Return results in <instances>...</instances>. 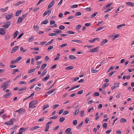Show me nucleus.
Instances as JSON below:
<instances>
[{"mask_svg": "<svg viewBox=\"0 0 134 134\" xmlns=\"http://www.w3.org/2000/svg\"><path fill=\"white\" fill-rule=\"evenodd\" d=\"M37 101L36 100H34L30 102L29 104V108H32V105H35L37 103Z\"/></svg>", "mask_w": 134, "mask_h": 134, "instance_id": "f257e3e1", "label": "nucleus"}, {"mask_svg": "<svg viewBox=\"0 0 134 134\" xmlns=\"http://www.w3.org/2000/svg\"><path fill=\"white\" fill-rule=\"evenodd\" d=\"M25 110L24 109L21 108L15 111V112H18L20 114H23L25 113Z\"/></svg>", "mask_w": 134, "mask_h": 134, "instance_id": "f03ea898", "label": "nucleus"}, {"mask_svg": "<svg viewBox=\"0 0 134 134\" xmlns=\"http://www.w3.org/2000/svg\"><path fill=\"white\" fill-rule=\"evenodd\" d=\"M13 16V13H11L9 14H7L5 15V18L7 20H8L11 19Z\"/></svg>", "mask_w": 134, "mask_h": 134, "instance_id": "7ed1b4c3", "label": "nucleus"}, {"mask_svg": "<svg viewBox=\"0 0 134 134\" xmlns=\"http://www.w3.org/2000/svg\"><path fill=\"white\" fill-rule=\"evenodd\" d=\"M11 24V22L9 21H8L5 23V25H4L2 27L6 29H7L9 27Z\"/></svg>", "mask_w": 134, "mask_h": 134, "instance_id": "20e7f679", "label": "nucleus"}, {"mask_svg": "<svg viewBox=\"0 0 134 134\" xmlns=\"http://www.w3.org/2000/svg\"><path fill=\"white\" fill-rule=\"evenodd\" d=\"M55 90V88L49 91L46 92L45 94L46 96L47 97L48 94H49L53 92Z\"/></svg>", "mask_w": 134, "mask_h": 134, "instance_id": "39448f33", "label": "nucleus"}, {"mask_svg": "<svg viewBox=\"0 0 134 134\" xmlns=\"http://www.w3.org/2000/svg\"><path fill=\"white\" fill-rule=\"evenodd\" d=\"M8 85L6 83H5L4 82L1 85V88H3V90H5V89L7 88V87H8Z\"/></svg>", "mask_w": 134, "mask_h": 134, "instance_id": "423d86ee", "label": "nucleus"}, {"mask_svg": "<svg viewBox=\"0 0 134 134\" xmlns=\"http://www.w3.org/2000/svg\"><path fill=\"white\" fill-rule=\"evenodd\" d=\"M4 124L8 125L13 124H14L13 120L12 119H10V121L5 122Z\"/></svg>", "mask_w": 134, "mask_h": 134, "instance_id": "0eeeda50", "label": "nucleus"}, {"mask_svg": "<svg viewBox=\"0 0 134 134\" xmlns=\"http://www.w3.org/2000/svg\"><path fill=\"white\" fill-rule=\"evenodd\" d=\"M55 3L54 0H53L52 2L49 4L47 9H49L52 7Z\"/></svg>", "mask_w": 134, "mask_h": 134, "instance_id": "6e6552de", "label": "nucleus"}, {"mask_svg": "<svg viewBox=\"0 0 134 134\" xmlns=\"http://www.w3.org/2000/svg\"><path fill=\"white\" fill-rule=\"evenodd\" d=\"M5 32V29L3 28H0V34L2 35H4Z\"/></svg>", "mask_w": 134, "mask_h": 134, "instance_id": "1a4fd4ad", "label": "nucleus"}, {"mask_svg": "<svg viewBox=\"0 0 134 134\" xmlns=\"http://www.w3.org/2000/svg\"><path fill=\"white\" fill-rule=\"evenodd\" d=\"M99 47H97L94 48H93L92 49H90V52L93 53L97 52V50L99 49Z\"/></svg>", "mask_w": 134, "mask_h": 134, "instance_id": "9d476101", "label": "nucleus"}, {"mask_svg": "<svg viewBox=\"0 0 134 134\" xmlns=\"http://www.w3.org/2000/svg\"><path fill=\"white\" fill-rule=\"evenodd\" d=\"M99 40L100 39L99 38H94L93 40H89L88 41L90 43H93L96 40H97V41H99Z\"/></svg>", "mask_w": 134, "mask_h": 134, "instance_id": "9b49d317", "label": "nucleus"}, {"mask_svg": "<svg viewBox=\"0 0 134 134\" xmlns=\"http://www.w3.org/2000/svg\"><path fill=\"white\" fill-rule=\"evenodd\" d=\"M25 2V1H19L17 3H16L14 4V5L15 7L19 5L20 4L24 3Z\"/></svg>", "mask_w": 134, "mask_h": 134, "instance_id": "f8f14e48", "label": "nucleus"}, {"mask_svg": "<svg viewBox=\"0 0 134 134\" xmlns=\"http://www.w3.org/2000/svg\"><path fill=\"white\" fill-rule=\"evenodd\" d=\"M47 72V70L46 69H44L43 70L42 74H41L40 76V77H41L45 75L46 74Z\"/></svg>", "mask_w": 134, "mask_h": 134, "instance_id": "ddd939ff", "label": "nucleus"}, {"mask_svg": "<svg viewBox=\"0 0 134 134\" xmlns=\"http://www.w3.org/2000/svg\"><path fill=\"white\" fill-rule=\"evenodd\" d=\"M126 5L128 6L133 7L134 6V3L131 2H127L126 3Z\"/></svg>", "mask_w": 134, "mask_h": 134, "instance_id": "4468645a", "label": "nucleus"}, {"mask_svg": "<svg viewBox=\"0 0 134 134\" xmlns=\"http://www.w3.org/2000/svg\"><path fill=\"white\" fill-rule=\"evenodd\" d=\"M12 94V93H7L3 96V97L5 98H7L9 96Z\"/></svg>", "mask_w": 134, "mask_h": 134, "instance_id": "2eb2a0df", "label": "nucleus"}, {"mask_svg": "<svg viewBox=\"0 0 134 134\" xmlns=\"http://www.w3.org/2000/svg\"><path fill=\"white\" fill-rule=\"evenodd\" d=\"M23 10H20L17 11L16 13L15 16L16 17L19 16L20 14L22 12Z\"/></svg>", "mask_w": 134, "mask_h": 134, "instance_id": "dca6fc26", "label": "nucleus"}, {"mask_svg": "<svg viewBox=\"0 0 134 134\" xmlns=\"http://www.w3.org/2000/svg\"><path fill=\"white\" fill-rule=\"evenodd\" d=\"M19 34V32L17 31H16L14 32V33L13 35L14 36L13 37V38H15L17 37V35Z\"/></svg>", "mask_w": 134, "mask_h": 134, "instance_id": "f3484780", "label": "nucleus"}, {"mask_svg": "<svg viewBox=\"0 0 134 134\" xmlns=\"http://www.w3.org/2000/svg\"><path fill=\"white\" fill-rule=\"evenodd\" d=\"M77 57L74 55H70L69 56V59L72 60L74 59H76Z\"/></svg>", "mask_w": 134, "mask_h": 134, "instance_id": "a211bd4d", "label": "nucleus"}, {"mask_svg": "<svg viewBox=\"0 0 134 134\" xmlns=\"http://www.w3.org/2000/svg\"><path fill=\"white\" fill-rule=\"evenodd\" d=\"M18 46H16L14 47L12 49L11 53H13L15 52L18 48Z\"/></svg>", "mask_w": 134, "mask_h": 134, "instance_id": "6ab92c4d", "label": "nucleus"}, {"mask_svg": "<svg viewBox=\"0 0 134 134\" xmlns=\"http://www.w3.org/2000/svg\"><path fill=\"white\" fill-rule=\"evenodd\" d=\"M49 75L47 74V76L42 79V81L44 82L46 81L49 78Z\"/></svg>", "mask_w": 134, "mask_h": 134, "instance_id": "aec40b11", "label": "nucleus"}, {"mask_svg": "<svg viewBox=\"0 0 134 134\" xmlns=\"http://www.w3.org/2000/svg\"><path fill=\"white\" fill-rule=\"evenodd\" d=\"M8 8V7L7 6L4 9L1 8L0 9V11L1 12H4L7 10Z\"/></svg>", "mask_w": 134, "mask_h": 134, "instance_id": "412c9836", "label": "nucleus"}, {"mask_svg": "<svg viewBox=\"0 0 134 134\" xmlns=\"http://www.w3.org/2000/svg\"><path fill=\"white\" fill-rule=\"evenodd\" d=\"M23 18L21 17H19L18 18L17 22V24H19L21 23L22 21Z\"/></svg>", "mask_w": 134, "mask_h": 134, "instance_id": "4be33fe9", "label": "nucleus"}, {"mask_svg": "<svg viewBox=\"0 0 134 134\" xmlns=\"http://www.w3.org/2000/svg\"><path fill=\"white\" fill-rule=\"evenodd\" d=\"M39 128H40V127L39 126H35L31 128L30 129V130L31 131H33L35 130H36V129Z\"/></svg>", "mask_w": 134, "mask_h": 134, "instance_id": "5701e85b", "label": "nucleus"}, {"mask_svg": "<svg viewBox=\"0 0 134 134\" xmlns=\"http://www.w3.org/2000/svg\"><path fill=\"white\" fill-rule=\"evenodd\" d=\"M74 68V66H69L66 67L65 68V69L66 70L72 69Z\"/></svg>", "mask_w": 134, "mask_h": 134, "instance_id": "b1692460", "label": "nucleus"}, {"mask_svg": "<svg viewBox=\"0 0 134 134\" xmlns=\"http://www.w3.org/2000/svg\"><path fill=\"white\" fill-rule=\"evenodd\" d=\"M108 42V40L106 39H105L103 40L102 42H101V45L102 46L103 45V44L107 42Z\"/></svg>", "mask_w": 134, "mask_h": 134, "instance_id": "393cba45", "label": "nucleus"}, {"mask_svg": "<svg viewBox=\"0 0 134 134\" xmlns=\"http://www.w3.org/2000/svg\"><path fill=\"white\" fill-rule=\"evenodd\" d=\"M47 64H43L41 66V68L40 69V70H43L47 66Z\"/></svg>", "mask_w": 134, "mask_h": 134, "instance_id": "a878e982", "label": "nucleus"}, {"mask_svg": "<svg viewBox=\"0 0 134 134\" xmlns=\"http://www.w3.org/2000/svg\"><path fill=\"white\" fill-rule=\"evenodd\" d=\"M49 105L48 104H46L44 105L43 107V110H44L46 109L47 108H49Z\"/></svg>", "mask_w": 134, "mask_h": 134, "instance_id": "bb28decb", "label": "nucleus"}, {"mask_svg": "<svg viewBox=\"0 0 134 134\" xmlns=\"http://www.w3.org/2000/svg\"><path fill=\"white\" fill-rule=\"evenodd\" d=\"M112 4V3H109L108 4L104 6L103 8V9H107V8L110 7Z\"/></svg>", "mask_w": 134, "mask_h": 134, "instance_id": "cd10ccee", "label": "nucleus"}, {"mask_svg": "<svg viewBox=\"0 0 134 134\" xmlns=\"http://www.w3.org/2000/svg\"><path fill=\"white\" fill-rule=\"evenodd\" d=\"M33 27L35 30L36 31H38L39 29V26L37 25H35Z\"/></svg>", "mask_w": 134, "mask_h": 134, "instance_id": "c85d7f7f", "label": "nucleus"}, {"mask_svg": "<svg viewBox=\"0 0 134 134\" xmlns=\"http://www.w3.org/2000/svg\"><path fill=\"white\" fill-rule=\"evenodd\" d=\"M83 121H82L80 124L77 126L76 127V128L77 129H80L81 127V126L83 124Z\"/></svg>", "mask_w": 134, "mask_h": 134, "instance_id": "c756f323", "label": "nucleus"}, {"mask_svg": "<svg viewBox=\"0 0 134 134\" xmlns=\"http://www.w3.org/2000/svg\"><path fill=\"white\" fill-rule=\"evenodd\" d=\"M53 39H52L49 42H48V43H47L46 44L45 46H48V45H49L50 44H51L53 43Z\"/></svg>", "mask_w": 134, "mask_h": 134, "instance_id": "7c9ffc66", "label": "nucleus"}, {"mask_svg": "<svg viewBox=\"0 0 134 134\" xmlns=\"http://www.w3.org/2000/svg\"><path fill=\"white\" fill-rule=\"evenodd\" d=\"M10 36L9 35H6L5 37V40H9L10 37Z\"/></svg>", "mask_w": 134, "mask_h": 134, "instance_id": "2f4dec72", "label": "nucleus"}, {"mask_svg": "<svg viewBox=\"0 0 134 134\" xmlns=\"http://www.w3.org/2000/svg\"><path fill=\"white\" fill-rule=\"evenodd\" d=\"M120 121L121 122H125L126 121V120L124 118H122L120 119Z\"/></svg>", "mask_w": 134, "mask_h": 134, "instance_id": "473e14b6", "label": "nucleus"}, {"mask_svg": "<svg viewBox=\"0 0 134 134\" xmlns=\"http://www.w3.org/2000/svg\"><path fill=\"white\" fill-rule=\"evenodd\" d=\"M54 32H55L56 34H59L60 33H61L62 32V31L60 30L57 29L55 31H54Z\"/></svg>", "mask_w": 134, "mask_h": 134, "instance_id": "72a5a7b5", "label": "nucleus"}, {"mask_svg": "<svg viewBox=\"0 0 134 134\" xmlns=\"http://www.w3.org/2000/svg\"><path fill=\"white\" fill-rule=\"evenodd\" d=\"M71 41L73 42H75L77 43H81L82 42H81V41L79 40H72Z\"/></svg>", "mask_w": 134, "mask_h": 134, "instance_id": "f704fd0d", "label": "nucleus"}, {"mask_svg": "<svg viewBox=\"0 0 134 134\" xmlns=\"http://www.w3.org/2000/svg\"><path fill=\"white\" fill-rule=\"evenodd\" d=\"M119 35L118 34H116L113 37V40H115L116 38H117L119 37Z\"/></svg>", "mask_w": 134, "mask_h": 134, "instance_id": "c9c22d12", "label": "nucleus"}, {"mask_svg": "<svg viewBox=\"0 0 134 134\" xmlns=\"http://www.w3.org/2000/svg\"><path fill=\"white\" fill-rule=\"evenodd\" d=\"M22 59V57L20 56L18 57L15 60L16 61V62H19L20 60Z\"/></svg>", "mask_w": 134, "mask_h": 134, "instance_id": "e433bc0d", "label": "nucleus"}, {"mask_svg": "<svg viewBox=\"0 0 134 134\" xmlns=\"http://www.w3.org/2000/svg\"><path fill=\"white\" fill-rule=\"evenodd\" d=\"M36 70V68L32 69L29 70L28 71L29 73H30Z\"/></svg>", "mask_w": 134, "mask_h": 134, "instance_id": "4c0bfd02", "label": "nucleus"}, {"mask_svg": "<svg viewBox=\"0 0 134 134\" xmlns=\"http://www.w3.org/2000/svg\"><path fill=\"white\" fill-rule=\"evenodd\" d=\"M109 85V84L108 83H106L104 84V85H103L102 86V87L103 88H105L108 86Z\"/></svg>", "mask_w": 134, "mask_h": 134, "instance_id": "58836bf2", "label": "nucleus"}, {"mask_svg": "<svg viewBox=\"0 0 134 134\" xmlns=\"http://www.w3.org/2000/svg\"><path fill=\"white\" fill-rule=\"evenodd\" d=\"M104 27H105V26H104L99 27H98V29L96 30V31H99L102 30V29H103L104 28Z\"/></svg>", "mask_w": 134, "mask_h": 134, "instance_id": "ea45409f", "label": "nucleus"}, {"mask_svg": "<svg viewBox=\"0 0 134 134\" xmlns=\"http://www.w3.org/2000/svg\"><path fill=\"white\" fill-rule=\"evenodd\" d=\"M125 26V24H122L121 25H120L118 26L117 27V28L118 29L121 28L122 26Z\"/></svg>", "mask_w": 134, "mask_h": 134, "instance_id": "a19ab883", "label": "nucleus"}, {"mask_svg": "<svg viewBox=\"0 0 134 134\" xmlns=\"http://www.w3.org/2000/svg\"><path fill=\"white\" fill-rule=\"evenodd\" d=\"M81 27V26L80 25H78L76 26V29L77 30H79Z\"/></svg>", "mask_w": 134, "mask_h": 134, "instance_id": "79ce46f5", "label": "nucleus"}, {"mask_svg": "<svg viewBox=\"0 0 134 134\" xmlns=\"http://www.w3.org/2000/svg\"><path fill=\"white\" fill-rule=\"evenodd\" d=\"M71 129L70 128H67L65 131V132L66 133H68L70 132L71 131Z\"/></svg>", "mask_w": 134, "mask_h": 134, "instance_id": "37998d69", "label": "nucleus"}, {"mask_svg": "<svg viewBox=\"0 0 134 134\" xmlns=\"http://www.w3.org/2000/svg\"><path fill=\"white\" fill-rule=\"evenodd\" d=\"M97 12H95L94 13H93L92 15L91 16V18H94L98 14Z\"/></svg>", "mask_w": 134, "mask_h": 134, "instance_id": "c03bdc74", "label": "nucleus"}, {"mask_svg": "<svg viewBox=\"0 0 134 134\" xmlns=\"http://www.w3.org/2000/svg\"><path fill=\"white\" fill-rule=\"evenodd\" d=\"M65 118L64 117H61L59 119V121L60 122H62L65 120Z\"/></svg>", "mask_w": 134, "mask_h": 134, "instance_id": "a18cd8bd", "label": "nucleus"}, {"mask_svg": "<svg viewBox=\"0 0 134 134\" xmlns=\"http://www.w3.org/2000/svg\"><path fill=\"white\" fill-rule=\"evenodd\" d=\"M58 117V116H53L49 118V119H55L57 118Z\"/></svg>", "mask_w": 134, "mask_h": 134, "instance_id": "49530a36", "label": "nucleus"}, {"mask_svg": "<svg viewBox=\"0 0 134 134\" xmlns=\"http://www.w3.org/2000/svg\"><path fill=\"white\" fill-rule=\"evenodd\" d=\"M48 23V21L47 20H45L44 21H42L41 23V24L42 25L43 24H46Z\"/></svg>", "mask_w": 134, "mask_h": 134, "instance_id": "de8ad7c7", "label": "nucleus"}, {"mask_svg": "<svg viewBox=\"0 0 134 134\" xmlns=\"http://www.w3.org/2000/svg\"><path fill=\"white\" fill-rule=\"evenodd\" d=\"M91 72L93 73H96L98 71V70L94 69L93 68H92L91 70Z\"/></svg>", "mask_w": 134, "mask_h": 134, "instance_id": "09e8293b", "label": "nucleus"}, {"mask_svg": "<svg viewBox=\"0 0 134 134\" xmlns=\"http://www.w3.org/2000/svg\"><path fill=\"white\" fill-rule=\"evenodd\" d=\"M59 104H55L53 105V109H55L56 108H57V107H59Z\"/></svg>", "mask_w": 134, "mask_h": 134, "instance_id": "8fccbe9b", "label": "nucleus"}, {"mask_svg": "<svg viewBox=\"0 0 134 134\" xmlns=\"http://www.w3.org/2000/svg\"><path fill=\"white\" fill-rule=\"evenodd\" d=\"M79 109H77L76 110V111L74 112V114L75 115H76L78 114L79 112Z\"/></svg>", "mask_w": 134, "mask_h": 134, "instance_id": "3c124183", "label": "nucleus"}, {"mask_svg": "<svg viewBox=\"0 0 134 134\" xmlns=\"http://www.w3.org/2000/svg\"><path fill=\"white\" fill-rule=\"evenodd\" d=\"M81 15V13L80 12H77L75 14V16H80Z\"/></svg>", "mask_w": 134, "mask_h": 134, "instance_id": "603ef678", "label": "nucleus"}, {"mask_svg": "<svg viewBox=\"0 0 134 134\" xmlns=\"http://www.w3.org/2000/svg\"><path fill=\"white\" fill-rule=\"evenodd\" d=\"M27 88V87H24L22 88L19 90V91H22L26 90Z\"/></svg>", "mask_w": 134, "mask_h": 134, "instance_id": "864d4df0", "label": "nucleus"}, {"mask_svg": "<svg viewBox=\"0 0 134 134\" xmlns=\"http://www.w3.org/2000/svg\"><path fill=\"white\" fill-rule=\"evenodd\" d=\"M107 123H104L102 125L103 127L105 129L107 128Z\"/></svg>", "mask_w": 134, "mask_h": 134, "instance_id": "5fc2aeb1", "label": "nucleus"}, {"mask_svg": "<svg viewBox=\"0 0 134 134\" xmlns=\"http://www.w3.org/2000/svg\"><path fill=\"white\" fill-rule=\"evenodd\" d=\"M34 37H30L28 39V41L29 42H31L34 40Z\"/></svg>", "mask_w": 134, "mask_h": 134, "instance_id": "6e6d98bb", "label": "nucleus"}, {"mask_svg": "<svg viewBox=\"0 0 134 134\" xmlns=\"http://www.w3.org/2000/svg\"><path fill=\"white\" fill-rule=\"evenodd\" d=\"M93 95L94 96H99V92H95L94 93Z\"/></svg>", "mask_w": 134, "mask_h": 134, "instance_id": "4d7b16f0", "label": "nucleus"}, {"mask_svg": "<svg viewBox=\"0 0 134 134\" xmlns=\"http://www.w3.org/2000/svg\"><path fill=\"white\" fill-rule=\"evenodd\" d=\"M69 113V112L68 111L65 110L63 114V115H65Z\"/></svg>", "mask_w": 134, "mask_h": 134, "instance_id": "13d9d810", "label": "nucleus"}, {"mask_svg": "<svg viewBox=\"0 0 134 134\" xmlns=\"http://www.w3.org/2000/svg\"><path fill=\"white\" fill-rule=\"evenodd\" d=\"M68 45V44L66 43H65L62 44L61 45H60L59 47V48L61 47H63Z\"/></svg>", "mask_w": 134, "mask_h": 134, "instance_id": "bf43d9fd", "label": "nucleus"}, {"mask_svg": "<svg viewBox=\"0 0 134 134\" xmlns=\"http://www.w3.org/2000/svg\"><path fill=\"white\" fill-rule=\"evenodd\" d=\"M49 36H55L57 35V34L55 33H51L49 34Z\"/></svg>", "mask_w": 134, "mask_h": 134, "instance_id": "052dcab7", "label": "nucleus"}, {"mask_svg": "<svg viewBox=\"0 0 134 134\" xmlns=\"http://www.w3.org/2000/svg\"><path fill=\"white\" fill-rule=\"evenodd\" d=\"M59 28L60 30H63L65 29V27L64 26L60 25L59 26Z\"/></svg>", "mask_w": 134, "mask_h": 134, "instance_id": "680f3d73", "label": "nucleus"}, {"mask_svg": "<svg viewBox=\"0 0 134 134\" xmlns=\"http://www.w3.org/2000/svg\"><path fill=\"white\" fill-rule=\"evenodd\" d=\"M67 33H68L70 34H74L75 33L74 32L72 31H68L67 32Z\"/></svg>", "mask_w": 134, "mask_h": 134, "instance_id": "e2e57ef3", "label": "nucleus"}, {"mask_svg": "<svg viewBox=\"0 0 134 134\" xmlns=\"http://www.w3.org/2000/svg\"><path fill=\"white\" fill-rule=\"evenodd\" d=\"M81 115L80 116L81 117H82L84 115V111H80Z\"/></svg>", "mask_w": 134, "mask_h": 134, "instance_id": "0e129e2a", "label": "nucleus"}, {"mask_svg": "<svg viewBox=\"0 0 134 134\" xmlns=\"http://www.w3.org/2000/svg\"><path fill=\"white\" fill-rule=\"evenodd\" d=\"M116 71H113L111 72L110 74H109L108 76L109 77H110L111 76V75H112L113 74L115 73V72H116Z\"/></svg>", "mask_w": 134, "mask_h": 134, "instance_id": "69168bd1", "label": "nucleus"}, {"mask_svg": "<svg viewBox=\"0 0 134 134\" xmlns=\"http://www.w3.org/2000/svg\"><path fill=\"white\" fill-rule=\"evenodd\" d=\"M73 124L74 125H76L77 124V121L76 120H73Z\"/></svg>", "mask_w": 134, "mask_h": 134, "instance_id": "338daca9", "label": "nucleus"}, {"mask_svg": "<svg viewBox=\"0 0 134 134\" xmlns=\"http://www.w3.org/2000/svg\"><path fill=\"white\" fill-rule=\"evenodd\" d=\"M78 7V5L77 4H75L73 5H72L71 6V8H76Z\"/></svg>", "mask_w": 134, "mask_h": 134, "instance_id": "774afa93", "label": "nucleus"}]
</instances>
